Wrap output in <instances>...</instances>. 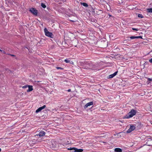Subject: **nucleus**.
I'll return each instance as SVG.
<instances>
[{"label": "nucleus", "mask_w": 152, "mask_h": 152, "mask_svg": "<svg viewBox=\"0 0 152 152\" xmlns=\"http://www.w3.org/2000/svg\"><path fill=\"white\" fill-rule=\"evenodd\" d=\"M28 89L27 90V92H30L32 91L33 90V87L32 86L28 85Z\"/></svg>", "instance_id": "nucleus-12"}, {"label": "nucleus", "mask_w": 152, "mask_h": 152, "mask_svg": "<svg viewBox=\"0 0 152 152\" xmlns=\"http://www.w3.org/2000/svg\"><path fill=\"white\" fill-rule=\"evenodd\" d=\"M118 72V71L115 72L113 74L109 75L108 76V78H113L117 74Z\"/></svg>", "instance_id": "nucleus-9"}, {"label": "nucleus", "mask_w": 152, "mask_h": 152, "mask_svg": "<svg viewBox=\"0 0 152 152\" xmlns=\"http://www.w3.org/2000/svg\"><path fill=\"white\" fill-rule=\"evenodd\" d=\"M45 134V132L41 130L39 132V134L37 135L39 136L40 137H41L44 136Z\"/></svg>", "instance_id": "nucleus-5"}, {"label": "nucleus", "mask_w": 152, "mask_h": 152, "mask_svg": "<svg viewBox=\"0 0 152 152\" xmlns=\"http://www.w3.org/2000/svg\"><path fill=\"white\" fill-rule=\"evenodd\" d=\"M56 68L57 69H61V70H63L64 69L62 67H56Z\"/></svg>", "instance_id": "nucleus-20"}, {"label": "nucleus", "mask_w": 152, "mask_h": 152, "mask_svg": "<svg viewBox=\"0 0 152 152\" xmlns=\"http://www.w3.org/2000/svg\"><path fill=\"white\" fill-rule=\"evenodd\" d=\"M115 152H122V150L121 148H116L115 149Z\"/></svg>", "instance_id": "nucleus-13"}, {"label": "nucleus", "mask_w": 152, "mask_h": 152, "mask_svg": "<svg viewBox=\"0 0 152 152\" xmlns=\"http://www.w3.org/2000/svg\"><path fill=\"white\" fill-rule=\"evenodd\" d=\"M3 53H5V51L4 50H2V52H1Z\"/></svg>", "instance_id": "nucleus-28"}, {"label": "nucleus", "mask_w": 152, "mask_h": 152, "mask_svg": "<svg viewBox=\"0 0 152 152\" xmlns=\"http://www.w3.org/2000/svg\"><path fill=\"white\" fill-rule=\"evenodd\" d=\"M44 31L45 34V35L46 36L49 37L51 38H53V34L49 32L48 29L46 28H45L44 29Z\"/></svg>", "instance_id": "nucleus-2"}, {"label": "nucleus", "mask_w": 152, "mask_h": 152, "mask_svg": "<svg viewBox=\"0 0 152 152\" xmlns=\"http://www.w3.org/2000/svg\"><path fill=\"white\" fill-rule=\"evenodd\" d=\"M147 11L148 12H152V8L147 9Z\"/></svg>", "instance_id": "nucleus-15"}, {"label": "nucleus", "mask_w": 152, "mask_h": 152, "mask_svg": "<svg viewBox=\"0 0 152 152\" xmlns=\"http://www.w3.org/2000/svg\"><path fill=\"white\" fill-rule=\"evenodd\" d=\"M64 61L66 63H69L70 62V61L68 59H65Z\"/></svg>", "instance_id": "nucleus-21"}, {"label": "nucleus", "mask_w": 152, "mask_h": 152, "mask_svg": "<svg viewBox=\"0 0 152 152\" xmlns=\"http://www.w3.org/2000/svg\"><path fill=\"white\" fill-rule=\"evenodd\" d=\"M67 91L68 92H70L71 91V89H69L68 90H67Z\"/></svg>", "instance_id": "nucleus-26"}, {"label": "nucleus", "mask_w": 152, "mask_h": 152, "mask_svg": "<svg viewBox=\"0 0 152 152\" xmlns=\"http://www.w3.org/2000/svg\"><path fill=\"white\" fill-rule=\"evenodd\" d=\"M148 80L150 81H151L152 80V79L150 78H148Z\"/></svg>", "instance_id": "nucleus-25"}, {"label": "nucleus", "mask_w": 152, "mask_h": 152, "mask_svg": "<svg viewBox=\"0 0 152 152\" xmlns=\"http://www.w3.org/2000/svg\"><path fill=\"white\" fill-rule=\"evenodd\" d=\"M0 51L2 52V50H1V49H0Z\"/></svg>", "instance_id": "nucleus-30"}, {"label": "nucleus", "mask_w": 152, "mask_h": 152, "mask_svg": "<svg viewBox=\"0 0 152 152\" xmlns=\"http://www.w3.org/2000/svg\"><path fill=\"white\" fill-rule=\"evenodd\" d=\"M93 102H91L88 103H87L84 106V107L85 109L86 108L90 106L93 105Z\"/></svg>", "instance_id": "nucleus-6"}, {"label": "nucleus", "mask_w": 152, "mask_h": 152, "mask_svg": "<svg viewBox=\"0 0 152 152\" xmlns=\"http://www.w3.org/2000/svg\"><path fill=\"white\" fill-rule=\"evenodd\" d=\"M30 11L35 15H37V11L34 8H32L30 10Z\"/></svg>", "instance_id": "nucleus-4"}, {"label": "nucleus", "mask_w": 152, "mask_h": 152, "mask_svg": "<svg viewBox=\"0 0 152 152\" xmlns=\"http://www.w3.org/2000/svg\"><path fill=\"white\" fill-rule=\"evenodd\" d=\"M138 17L140 18H143V16L142 15L140 14H138Z\"/></svg>", "instance_id": "nucleus-17"}, {"label": "nucleus", "mask_w": 152, "mask_h": 152, "mask_svg": "<svg viewBox=\"0 0 152 152\" xmlns=\"http://www.w3.org/2000/svg\"><path fill=\"white\" fill-rule=\"evenodd\" d=\"M83 151V149H78L75 148L74 151L73 152H82Z\"/></svg>", "instance_id": "nucleus-11"}, {"label": "nucleus", "mask_w": 152, "mask_h": 152, "mask_svg": "<svg viewBox=\"0 0 152 152\" xmlns=\"http://www.w3.org/2000/svg\"><path fill=\"white\" fill-rule=\"evenodd\" d=\"M41 6L44 8H45L46 7V6L43 3H41Z\"/></svg>", "instance_id": "nucleus-16"}, {"label": "nucleus", "mask_w": 152, "mask_h": 152, "mask_svg": "<svg viewBox=\"0 0 152 152\" xmlns=\"http://www.w3.org/2000/svg\"><path fill=\"white\" fill-rule=\"evenodd\" d=\"M70 21H71L72 22H75V21H74V20H70Z\"/></svg>", "instance_id": "nucleus-29"}, {"label": "nucleus", "mask_w": 152, "mask_h": 152, "mask_svg": "<svg viewBox=\"0 0 152 152\" xmlns=\"http://www.w3.org/2000/svg\"><path fill=\"white\" fill-rule=\"evenodd\" d=\"M149 61L150 63H152V58H151V59H150L149 60Z\"/></svg>", "instance_id": "nucleus-24"}, {"label": "nucleus", "mask_w": 152, "mask_h": 152, "mask_svg": "<svg viewBox=\"0 0 152 152\" xmlns=\"http://www.w3.org/2000/svg\"><path fill=\"white\" fill-rule=\"evenodd\" d=\"M80 4L81 5H83V6L85 7H88V4L86 3L83 2V3H80Z\"/></svg>", "instance_id": "nucleus-14"}, {"label": "nucleus", "mask_w": 152, "mask_h": 152, "mask_svg": "<svg viewBox=\"0 0 152 152\" xmlns=\"http://www.w3.org/2000/svg\"><path fill=\"white\" fill-rule=\"evenodd\" d=\"M101 1L102 2H104V0H101Z\"/></svg>", "instance_id": "nucleus-27"}, {"label": "nucleus", "mask_w": 152, "mask_h": 152, "mask_svg": "<svg viewBox=\"0 0 152 152\" xmlns=\"http://www.w3.org/2000/svg\"><path fill=\"white\" fill-rule=\"evenodd\" d=\"M141 126V124L140 123H138V126H136V127L138 128H140V127Z\"/></svg>", "instance_id": "nucleus-19"}, {"label": "nucleus", "mask_w": 152, "mask_h": 152, "mask_svg": "<svg viewBox=\"0 0 152 152\" xmlns=\"http://www.w3.org/2000/svg\"><path fill=\"white\" fill-rule=\"evenodd\" d=\"M46 106L45 105H44L43 106L39 108L36 111V112L37 113L39 112V111H40L41 110H42V109L45 108V107H46Z\"/></svg>", "instance_id": "nucleus-7"}, {"label": "nucleus", "mask_w": 152, "mask_h": 152, "mask_svg": "<svg viewBox=\"0 0 152 152\" xmlns=\"http://www.w3.org/2000/svg\"><path fill=\"white\" fill-rule=\"evenodd\" d=\"M136 114V111L134 109L132 110L125 116V118H129L132 117Z\"/></svg>", "instance_id": "nucleus-1"}, {"label": "nucleus", "mask_w": 152, "mask_h": 152, "mask_svg": "<svg viewBox=\"0 0 152 152\" xmlns=\"http://www.w3.org/2000/svg\"><path fill=\"white\" fill-rule=\"evenodd\" d=\"M28 85H25V86H23L22 87L23 88H27L28 87Z\"/></svg>", "instance_id": "nucleus-22"}, {"label": "nucleus", "mask_w": 152, "mask_h": 152, "mask_svg": "<svg viewBox=\"0 0 152 152\" xmlns=\"http://www.w3.org/2000/svg\"><path fill=\"white\" fill-rule=\"evenodd\" d=\"M1 148H0V152H1Z\"/></svg>", "instance_id": "nucleus-32"}, {"label": "nucleus", "mask_w": 152, "mask_h": 152, "mask_svg": "<svg viewBox=\"0 0 152 152\" xmlns=\"http://www.w3.org/2000/svg\"><path fill=\"white\" fill-rule=\"evenodd\" d=\"M128 38H129L130 39H138V38H142V37L141 36H131L130 37H128Z\"/></svg>", "instance_id": "nucleus-10"}, {"label": "nucleus", "mask_w": 152, "mask_h": 152, "mask_svg": "<svg viewBox=\"0 0 152 152\" xmlns=\"http://www.w3.org/2000/svg\"><path fill=\"white\" fill-rule=\"evenodd\" d=\"M136 124H135V125H130V128L127 131V132L129 133L134 130L136 128Z\"/></svg>", "instance_id": "nucleus-3"}, {"label": "nucleus", "mask_w": 152, "mask_h": 152, "mask_svg": "<svg viewBox=\"0 0 152 152\" xmlns=\"http://www.w3.org/2000/svg\"><path fill=\"white\" fill-rule=\"evenodd\" d=\"M51 146L52 148H55L57 146V142L54 140L51 141Z\"/></svg>", "instance_id": "nucleus-8"}, {"label": "nucleus", "mask_w": 152, "mask_h": 152, "mask_svg": "<svg viewBox=\"0 0 152 152\" xmlns=\"http://www.w3.org/2000/svg\"><path fill=\"white\" fill-rule=\"evenodd\" d=\"M109 15L110 16H112L111 15H110V14H109Z\"/></svg>", "instance_id": "nucleus-31"}, {"label": "nucleus", "mask_w": 152, "mask_h": 152, "mask_svg": "<svg viewBox=\"0 0 152 152\" xmlns=\"http://www.w3.org/2000/svg\"><path fill=\"white\" fill-rule=\"evenodd\" d=\"M132 29L133 30H134V31H137L138 30V28H132Z\"/></svg>", "instance_id": "nucleus-23"}, {"label": "nucleus", "mask_w": 152, "mask_h": 152, "mask_svg": "<svg viewBox=\"0 0 152 152\" xmlns=\"http://www.w3.org/2000/svg\"><path fill=\"white\" fill-rule=\"evenodd\" d=\"M75 148H67V149L69 150H72V152L74 151Z\"/></svg>", "instance_id": "nucleus-18"}]
</instances>
